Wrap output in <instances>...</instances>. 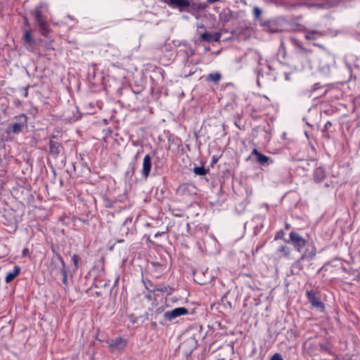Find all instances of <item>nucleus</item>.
Masks as SVG:
<instances>
[{
    "mask_svg": "<svg viewBox=\"0 0 360 360\" xmlns=\"http://www.w3.org/2000/svg\"><path fill=\"white\" fill-rule=\"evenodd\" d=\"M67 17L68 18H70V20H74V18L72 16H71L70 15H68Z\"/></svg>",
    "mask_w": 360,
    "mask_h": 360,
    "instance_id": "obj_38",
    "label": "nucleus"
},
{
    "mask_svg": "<svg viewBox=\"0 0 360 360\" xmlns=\"http://www.w3.org/2000/svg\"><path fill=\"white\" fill-rule=\"evenodd\" d=\"M197 27H198V28H204V27H205V26H204V25H202V24H198V25H197Z\"/></svg>",
    "mask_w": 360,
    "mask_h": 360,
    "instance_id": "obj_36",
    "label": "nucleus"
},
{
    "mask_svg": "<svg viewBox=\"0 0 360 360\" xmlns=\"http://www.w3.org/2000/svg\"><path fill=\"white\" fill-rule=\"evenodd\" d=\"M59 260L60 261L62 264V268L60 269V273L63 276L64 275L68 274V271L66 270L65 264L63 259L61 257H59Z\"/></svg>",
    "mask_w": 360,
    "mask_h": 360,
    "instance_id": "obj_23",
    "label": "nucleus"
},
{
    "mask_svg": "<svg viewBox=\"0 0 360 360\" xmlns=\"http://www.w3.org/2000/svg\"><path fill=\"white\" fill-rule=\"evenodd\" d=\"M301 257L295 261L291 266V271L293 274H299L300 272L303 269V265L302 264Z\"/></svg>",
    "mask_w": 360,
    "mask_h": 360,
    "instance_id": "obj_16",
    "label": "nucleus"
},
{
    "mask_svg": "<svg viewBox=\"0 0 360 360\" xmlns=\"http://www.w3.org/2000/svg\"><path fill=\"white\" fill-rule=\"evenodd\" d=\"M314 177L316 181H322L326 177V173L322 167L315 169L314 172Z\"/></svg>",
    "mask_w": 360,
    "mask_h": 360,
    "instance_id": "obj_15",
    "label": "nucleus"
},
{
    "mask_svg": "<svg viewBox=\"0 0 360 360\" xmlns=\"http://www.w3.org/2000/svg\"><path fill=\"white\" fill-rule=\"evenodd\" d=\"M221 75L219 72L211 73L208 75L207 79L214 82H217L220 80Z\"/></svg>",
    "mask_w": 360,
    "mask_h": 360,
    "instance_id": "obj_21",
    "label": "nucleus"
},
{
    "mask_svg": "<svg viewBox=\"0 0 360 360\" xmlns=\"http://www.w3.org/2000/svg\"><path fill=\"white\" fill-rule=\"evenodd\" d=\"M200 39L202 41H210L213 40V41H217L219 40V37H213V36L210 33L205 32L200 35Z\"/></svg>",
    "mask_w": 360,
    "mask_h": 360,
    "instance_id": "obj_17",
    "label": "nucleus"
},
{
    "mask_svg": "<svg viewBox=\"0 0 360 360\" xmlns=\"http://www.w3.org/2000/svg\"><path fill=\"white\" fill-rule=\"evenodd\" d=\"M172 8H178L179 11L182 12L186 8H191L188 12L192 15H195L194 11L199 10L201 8L200 5L195 4L193 0H162Z\"/></svg>",
    "mask_w": 360,
    "mask_h": 360,
    "instance_id": "obj_2",
    "label": "nucleus"
},
{
    "mask_svg": "<svg viewBox=\"0 0 360 360\" xmlns=\"http://www.w3.org/2000/svg\"><path fill=\"white\" fill-rule=\"evenodd\" d=\"M152 167L151 157L150 155H145L143 160L142 176L146 179L150 172Z\"/></svg>",
    "mask_w": 360,
    "mask_h": 360,
    "instance_id": "obj_10",
    "label": "nucleus"
},
{
    "mask_svg": "<svg viewBox=\"0 0 360 360\" xmlns=\"http://www.w3.org/2000/svg\"><path fill=\"white\" fill-rule=\"evenodd\" d=\"M22 39L27 49H33L34 48L36 41L33 39L30 30H25Z\"/></svg>",
    "mask_w": 360,
    "mask_h": 360,
    "instance_id": "obj_9",
    "label": "nucleus"
},
{
    "mask_svg": "<svg viewBox=\"0 0 360 360\" xmlns=\"http://www.w3.org/2000/svg\"><path fill=\"white\" fill-rule=\"evenodd\" d=\"M316 254V250L314 246L307 248L305 252L301 256V260H312Z\"/></svg>",
    "mask_w": 360,
    "mask_h": 360,
    "instance_id": "obj_12",
    "label": "nucleus"
},
{
    "mask_svg": "<svg viewBox=\"0 0 360 360\" xmlns=\"http://www.w3.org/2000/svg\"><path fill=\"white\" fill-rule=\"evenodd\" d=\"M324 35L323 32L317 30H306L304 32V38L307 40H316Z\"/></svg>",
    "mask_w": 360,
    "mask_h": 360,
    "instance_id": "obj_11",
    "label": "nucleus"
},
{
    "mask_svg": "<svg viewBox=\"0 0 360 360\" xmlns=\"http://www.w3.org/2000/svg\"><path fill=\"white\" fill-rule=\"evenodd\" d=\"M332 126V124L330 122L328 121L326 124H325V126H324V128L326 129H328L329 127H330Z\"/></svg>",
    "mask_w": 360,
    "mask_h": 360,
    "instance_id": "obj_31",
    "label": "nucleus"
},
{
    "mask_svg": "<svg viewBox=\"0 0 360 360\" xmlns=\"http://www.w3.org/2000/svg\"><path fill=\"white\" fill-rule=\"evenodd\" d=\"M304 5L308 8H312V7H316V8H321V7H323V5L320 4H316V3H304Z\"/></svg>",
    "mask_w": 360,
    "mask_h": 360,
    "instance_id": "obj_26",
    "label": "nucleus"
},
{
    "mask_svg": "<svg viewBox=\"0 0 360 360\" xmlns=\"http://www.w3.org/2000/svg\"><path fill=\"white\" fill-rule=\"evenodd\" d=\"M220 0H207V3L209 4H213L217 1H219Z\"/></svg>",
    "mask_w": 360,
    "mask_h": 360,
    "instance_id": "obj_34",
    "label": "nucleus"
},
{
    "mask_svg": "<svg viewBox=\"0 0 360 360\" xmlns=\"http://www.w3.org/2000/svg\"><path fill=\"white\" fill-rule=\"evenodd\" d=\"M193 171L195 174L200 176L205 175L207 173V169L204 167H195Z\"/></svg>",
    "mask_w": 360,
    "mask_h": 360,
    "instance_id": "obj_22",
    "label": "nucleus"
},
{
    "mask_svg": "<svg viewBox=\"0 0 360 360\" xmlns=\"http://www.w3.org/2000/svg\"><path fill=\"white\" fill-rule=\"evenodd\" d=\"M48 13L49 6L46 3H41L30 12L40 34L45 37H48L51 32L48 22Z\"/></svg>",
    "mask_w": 360,
    "mask_h": 360,
    "instance_id": "obj_1",
    "label": "nucleus"
},
{
    "mask_svg": "<svg viewBox=\"0 0 360 360\" xmlns=\"http://www.w3.org/2000/svg\"><path fill=\"white\" fill-rule=\"evenodd\" d=\"M61 148H62V146L59 143L54 141H50L49 150H50V153L52 155H54L55 157H56L60 152Z\"/></svg>",
    "mask_w": 360,
    "mask_h": 360,
    "instance_id": "obj_13",
    "label": "nucleus"
},
{
    "mask_svg": "<svg viewBox=\"0 0 360 360\" xmlns=\"http://www.w3.org/2000/svg\"><path fill=\"white\" fill-rule=\"evenodd\" d=\"M63 283L65 285H67L68 284V274H65L63 276V281H62Z\"/></svg>",
    "mask_w": 360,
    "mask_h": 360,
    "instance_id": "obj_29",
    "label": "nucleus"
},
{
    "mask_svg": "<svg viewBox=\"0 0 360 360\" xmlns=\"http://www.w3.org/2000/svg\"><path fill=\"white\" fill-rule=\"evenodd\" d=\"M20 268L18 266H15L13 271L8 272L5 278L6 283L11 282L20 273Z\"/></svg>",
    "mask_w": 360,
    "mask_h": 360,
    "instance_id": "obj_14",
    "label": "nucleus"
},
{
    "mask_svg": "<svg viewBox=\"0 0 360 360\" xmlns=\"http://www.w3.org/2000/svg\"><path fill=\"white\" fill-rule=\"evenodd\" d=\"M278 251L281 252L283 254V255L286 258H288L290 256V248H288L287 246H285V245L280 246L278 249Z\"/></svg>",
    "mask_w": 360,
    "mask_h": 360,
    "instance_id": "obj_20",
    "label": "nucleus"
},
{
    "mask_svg": "<svg viewBox=\"0 0 360 360\" xmlns=\"http://www.w3.org/2000/svg\"><path fill=\"white\" fill-rule=\"evenodd\" d=\"M356 65L360 68V57L357 59V64Z\"/></svg>",
    "mask_w": 360,
    "mask_h": 360,
    "instance_id": "obj_37",
    "label": "nucleus"
},
{
    "mask_svg": "<svg viewBox=\"0 0 360 360\" xmlns=\"http://www.w3.org/2000/svg\"><path fill=\"white\" fill-rule=\"evenodd\" d=\"M271 360H283L282 356L279 354H275L272 357Z\"/></svg>",
    "mask_w": 360,
    "mask_h": 360,
    "instance_id": "obj_28",
    "label": "nucleus"
},
{
    "mask_svg": "<svg viewBox=\"0 0 360 360\" xmlns=\"http://www.w3.org/2000/svg\"><path fill=\"white\" fill-rule=\"evenodd\" d=\"M132 220L131 217H127L123 222V226H126L128 223H131Z\"/></svg>",
    "mask_w": 360,
    "mask_h": 360,
    "instance_id": "obj_30",
    "label": "nucleus"
},
{
    "mask_svg": "<svg viewBox=\"0 0 360 360\" xmlns=\"http://www.w3.org/2000/svg\"><path fill=\"white\" fill-rule=\"evenodd\" d=\"M154 291H160V292H165L167 295H170L172 294V288L167 285V286H160V287H156L154 288L153 290Z\"/></svg>",
    "mask_w": 360,
    "mask_h": 360,
    "instance_id": "obj_18",
    "label": "nucleus"
},
{
    "mask_svg": "<svg viewBox=\"0 0 360 360\" xmlns=\"http://www.w3.org/2000/svg\"><path fill=\"white\" fill-rule=\"evenodd\" d=\"M290 40L291 41V43L295 45L296 47H298L300 49H302V44L301 42L297 39L296 38L292 37L290 38Z\"/></svg>",
    "mask_w": 360,
    "mask_h": 360,
    "instance_id": "obj_25",
    "label": "nucleus"
},
{
    "mask_svg": "<svg viewBox=\"0 0 360 360\" xmlns=\"http://www.w3.org/2000/svg\"><path fill=\"white\" fill-rule=\"evenodd\" d=\"M188 313V310L185 307H176L172 311H167L164 314L165 319L168 321H172L174 319L182 315H186Z\"/></svg>",
    "mask_w": 360,
    "mask_h": 360,
    "instance_id": "obj_6",
    "label": "nucleus"
},
{
    "mask_svg": "<svg viewBox=\"0 0 360 360\" xmlns=\"http://www.w3.org/2000/svg\"><path fill=\"white\" fill-rule=\"evenodd\" d=\"M290 240L288 243H291L294 248L298 251L302 252V248L306 245V240L302 237L298 233L291 231L289 234Z\"/></svg>",
    "mask_w": 360,
    "mask_h": 360,
    "instance_id": "obj_5",
    "label": "nucleus"
},
{
    "mask_svg": "<svg viewBox=\"0 0 360 360\" xmlns=\"http://www.w3.org/2000/svg\"><path fill=\"white\" fill-rule=\"evenodd\" d=\"M306 297L311 306L318 311L322 312L325 309V305L318 296V293L311 290L306 292Z\"/></svg>",
    "mask_w": 360,
    "mask_h": 360,
    "instance_id": "obj_4",
    "label": "nucleus"
},
{
    "mask_svg": "<svg viewBox=\"0 0 360 360\" xmlns=\"http://www.w3.org/2000/svg\"><path fill=\"white\" fill-rule=\"evenodd\" d=\"M320 72L324 75V76H328L330 73V66L327 64L324 63L320 67Z\"/></svg>",
    "mask_w": 360,
    "mask_h": 360,
    "instance_id": "obj_19",
    "label": "nucleus"
},
{
    "mask_svg": "<svg viewBox=\"0 0 360 360\" xmlns=\"http://www.w3.org/2000/svg\"><path fill=\"white\" fill-rule=\"evenodd\" d=\"M15 122L11 123L8 129L13 134L20 133L23 128L27 127V117L25 114H20L14 117Z\"/></svg>",
    "mask_w": 360,
    "mask_h": 360,
    "instance_id": "obj_3",
    "label": "nucleus"
},
{
    "mask_svg": "<svg viewBox=\"0 0 360 360\" xmlns=\"http://www.w3.org/2000/svg\"><path fill=\"white\" fill-rule=\"evenodd\" d=\"M55 25H59V22H53Z\"/></svg>",
    "mask_w": 360,
    "mask_h": 360,
    "instance_id": "obj_40",
    "label": "nucleus"
},
{
    "mask_svg": "<svg viewBox=\"0 0 360 360\" xmlns=\"http://www.w3.org/2000/svg\"><path fill=\"white\" fill-rule=\"evenodd\" d=\"M126 345L127 340L122 337H118L109 343V347L113 351H123Z\"/></svg>",
    "mask_w": 360,
    "mask_h": 360,
    "instance_id": "obj_7",
    "label": "nucleus"
},
{
    "mask_svg": "<svg viewBox=\"0 0 360 360\" xmlns=\"http://www.w3.org/2000/svg\"><path fill=\"white\" fill-rule=\"evenodd\" d=\"M356 32H357L358 34H360V22L357 25Z\"/></svg>",
    "mask_w": 360,
    "mask_h": 360,
    "instance_id": "obj_35",
    "label": "nucleus"
},
{
    "mask_svg": "<svg viewBox=\"0 0 360 360\" xmlns=\"http://www.w3.org/2000/svg\"><path fill=\"white\" fill-rule=\"evenodd\" d=\"M285 79L286 80H289L290 79L289 75H285Z\"/></svg>",
    "mask_w": 360,
    "mask_h": 360,
    "instance_id": "obj_39",
    "label": "nucleus"
},
{
    "mask_svg": "<svg viewBox=\"0 0 360 360\" xmlns=\"http://www.w3.org/2000/svg\"><path fill=\"white\" fill-rule=\"evenodd\" d=\"M72 261L74 263L75 267L78 268V266H79V257H78V255H73L72 256Z\"/></svg>",
    "mask_w": 360,
    "mask_h": 360,
    "instance_id": "obj_27",
    "label": "nucleus"
},
{
    "mask_svg": "<svg viewBox=\"0 0 360 360\" xmlns=\"http://www.w3.org/2000/svg\"><path fill=\"white\" fill-rule=\"evenodd\" d=\"M262 14V10L257 7L255 6L253 8V15L255 19H259Z\"/></svg>",
    "mask_w": 360,
    "mask_h": 360,
    "instance_id": "obj_24",
    "label": "nucleus"
},
{
    "mask_svg": "<svg viewBox=\"0 0 360 360\" xmlns=\"http://www.w3.org/2000/svg\"><path fill=\"white\" fill-rule=\"evenodd\" d=\"M163 234H165V232H158L157 233H155V237L158 238V236H161Z\"/></svg>",
    "mask_w": 360,
    "mask_h": 360,
    "instance_id": "obj_33",
    "label": "nucleus"
},
{
    "mask_svg": "<svg viewBox=\"0 0 360 360\" xmlns=\"http://www.w3.org/2000/svg\"><path fill=\"white\" fill-rule=\"evenodd\" d=\"M251 155H255L257 162L262 166L269 165V164L273 163V160H271L270 158L262 154L256 148L253 149Z\"/></svg>",
    "mask_w": 360,
    "mask_h": 360,
    "instance_id": "obj_8",
    "label": "nucleus"
},
{
    "mask_svg": "<svg viewBox=\"0 0 360 360\" xmlns=\"http://www.w3.org/2000/svg\"><path fill=\"white\" fill-rule=\"evenodd\" d=\"M22 255H23V256H26V255L29 253V250H28V248H24V249L22 250Z\"/></svg>",
    "mask_w": 360,
    "mask_h": 360,
    "instance_id": "obj_32",
    "label": "nucleus"
}]
</instances>
